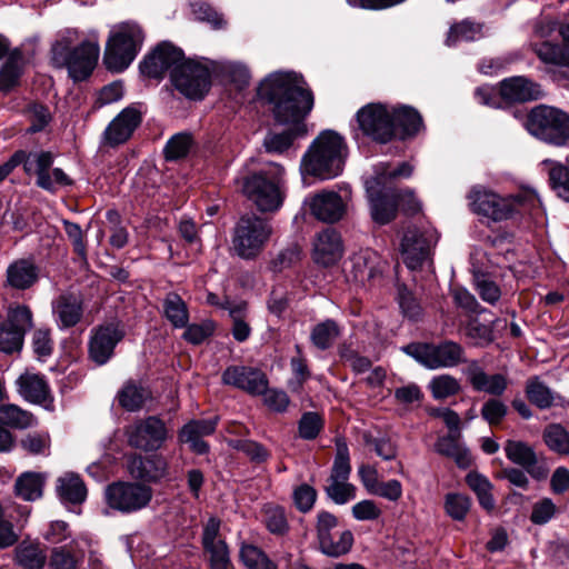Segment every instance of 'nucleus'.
I'll list each match as a JSON object with an SVG mask.
<instances>
[{
	"label": "nucleus",
	"instance_id": "f257e3e1",
	"mask_svg": "<svg viewBox=\"0 0 569 569\" xmlns=\"http://www.w3.org/2000/svg\"><path fill=\"white\" fill-rule=\"evenodd\" d=\"M258 97L272 106L274 120L289 128L280 133L270 132L263 147L270 153H283L295 139L307 134L306 117L313 107V94L303 78L295 72H274L261 81Z\"/></svg>",
	"mask_w": 569,
	"mask_h": 569
},
{
	"label": "nucleus",
	"instance_id": "f03ea898",
	"mask_svg": "<svg viewBox=\"0 0 569 569\" xmlns=\"http://www.w3.org/2000/svg\"><path fill=\"white\" fill-rule=\"evenodd\" d=\"M142 74L161 78L170 71L173 86L189 99H202L211 84V70L208 61L186 59L183 52L163 42L140 63Z\"/></svg>",
	"mask_w": 569,
	"mask_h": 569
},
{
	"label": "nucleus",
	"instance_id": "7ed1b4c3",
	"mask_svg": "<svg viewBox=\"0 0 569 569\" xmlns=\"http://www.w3.org/2000/svg\"><path fill=\"white\" fill-rule=\"evenodd\" d=\"M347 153L345 138L335 130H323L303 154L301 170L321 180L336 178L342 172Z\"/></svg>",
	"mask_w": 569,
	"mask_h": 569
},
{
	"label": "nucleus",
	"instance_id": "20e7f679",
	"mask_svg": "<svg viewBox=\"0 0 569 569\" xmlns=\"http://www.w3.org/2000/svg\"><path fill=\"white\" fill-rule=\"evenodd\" d=\"M283 168L272 164L267 170H260L237 180L241 192L261 212L279 210L286 198Z\"/></svg>",
	"mask_w": 569,
	"mask_h": 569
},
{
	"label": "nucleus",
	"instance_id": "39448f33",
	"mask_svg": "<svg viewBox=\"0 0 569 569\" xmlns=\"http://www.w3.org/2000/svg\"><path fill=\"white\" fill-rule=\"evenodd\" d=\"M144 41L142 28L132 21L112 27L106 43L103 63L113 72L126 70L140 52Z\"/></svg>",
	"mask_w": 569,
	"mask_h": 569
},
{
	"label": "nucleus",
	"instance_id": "423d86ee",
	"mask_svg": "<svg viewBox=\"0 0 569 569\" xmlns=\"http://www.w3.org/2000/svg\"><path fill=\"white\" fill-rule=\"evenodd\" d=\"M71 40L63 38L52 47V62L58 68L66 67L69 76L74 81L87 79L97 66L100 56L98 34L92 32L90 37L80 42L73 49L69 48Z\"/></svg>",
	"mask_w": 569,
	"mask_h": 569
},
{
	"label": "nucleus",
	"instance_id": "0eeeda50",
	"mask_svg": "<svg viewBox=\"0 0 569 569\" xmlns=\"http://www.w3.org/2000/svg\"><path fill=\"white\" fill-rule=\"evenodd\" d=\"M472 211L493 221L511 218L526 202L533 204L538 201L535 193H518L510 197L499 194L481 186L473 187L468 196Z\"/></svg>",
	"mask_w": 569,
	"mask_h": 569
},
{
	"label": "nucleus",
	"instance_id": "6e6552de",
	"mask_svg": "<svg viewBox=\"0 0 569 569\" xmlns=\"http://www.w3.org/2000/svg\"><path fill=\"white\" fill-rule=\"evenodd\" d=\"M529 132L537 138L556 146L569 142V114L560 109L539 106L527 120Z\"/></svg>",
	"mask_w": 569,
	"mask_h": 569
},
{
	"label": "nucleus",
	"instance_id": "1a4fd4ad",
	"mask_svg": "<svg viewBox=\"0 0 569 569\" xmlns=\"http://www.w3.org/2000/svg\"><path fill=\"white\" fill-rule=\"evenodd\" d=\"M403 351L430 370L453 368L467 361L462 346L451 340L438 345L411 343Z\"/></svg>",
	"mask_w": 569,
	"mask_h": 569
},
{
	"label": "nucleus",
	"instance_id": "9d476101",
	"mask_svg": "<svg viewBox=\"0 0 569 569\" xmlns=\"http://www.w3.org/2000/svg\"><path fill=\"white\" fill-rule=\"evenodd\" d=\"M272 233L270 223L257 216L241 217L233 231L232 244L239 257L254 258Z\"/></svg>",
	"mask_w": 569,
	"mask_h": 569
},
{
	"label": "nucleus",
	"instance_id": "9b49d317",
	"mask_svg": "<svg viewBox=\"0 0 569 569\" xmlns=\"http://www.w3.org/2000/svg\"><path fill=\"white\" fill-rule=\"evenodd\" d=\"M393 106L385 103H368L356 113L359 129L366 136L379 143H388L396 138Z\"/></svg>",
	"mask_w": 569,
	"mask_h": 569
},
{
	"label": "nucleus",
	"instance_id": "f8f14e48",
	"mask_svg": "<svg viewBox=\"0 0 569 569\" xmlns=\"http://www.w3.org/2000/svg\"><path fill=\"white\" fill-rule=\"evenodd\" d=\"M153 496L151 487L132 481H117L107 486L104 499L113 510L132 513L146 508Z\"/></svg>",
	"mask_w": 569,
	"mask_h": 569
},
{
	"label": "nucleus",
	"instance_id": "ddd939ff",
	"mask_svg": "<svg viewBox=\"0 0 569 569\" xmlns=\"http://www.w3.org/2000/svg\"><path fill=\"white\" fill-rule=\"evenodd\" d=\"M317 538L320 551L332 558L348 553L353 545V535L350 530L338 529V519L328 511H320L317 516Z\"/></svg>",
	"mask_w": 569,
	"mask_h": 569
},
{
	"label": "nucleus",
	"instance_id": "4468645a",
	"mask_svg": "<svg viewBox=\"0 0 569 569\" xmlns=\"http://www.w3.org/2000/svg\"><path fill=\"white\" fill-rule=\"evenodd\" d=\"M128 445L149 452L157 451L167 441L169 430L163 420L156 416L137 419L124 428Z\"/></svg>",
	"mask_w": 569,
	"mask_h": 569
},
{
	"label": "nucleus",
	"instance_id": "2eb2a0df",
	"mask_svg": "<svg viewBox=\"0 0 569 569\" xmlns=\"http://www.w3.org/2000/svg\"><path fill=\"white\" fill-rule=\"evenodd\" d=\"M438 239L439 236L432 228H407L400 242V252L406 266L411 270L419 268L429 258L431 248L436 246Z\"/></svg>",
	"mask_w": 569,
	"mask_h": 569
},
{
	"label": "nucleus",
	"instance_id": "dca6fc26",
	"mask_svg": "<svg viewBox=\"0 0 569 569\" xmlns=\"http://www.w3.org/2000/svg\"><path fill=\"white\" fill-rule=\"evenodd\" d=\"M32 327V312L27 306L10 308L7 321L0 325V351L12 353L23 345L26 332Z\"/></svg>",
	"mask_w": 569,
	"mask_h": 569
},
{
	"label": "nucleus",
	"instance_id": "f3484780",
	"mask_svg": "<svg viewBox=\"0 0 569 569\" xmlns=\"http://www.w3.org/2000/svg\"><path fill=\"white\" fill-rule=\"evenodd\" d=\"M381 174L383 176L385 173ZM365 186L372 220L378 224L389 223L397 213L396 191L381 184V176L378 178H367Z\"/></svg>",
	"mask_w": 569,
	"mask_h": 569
},
{
	"label": "nucleus",
	"instance_id": "a211bd4d",
	"mask_svg": "<svg viewBox=\"0 0 569 569\" xmlns=\"http://www.w3.org/2000/svg\"><path fill=\"white\" fill-rule=\"evenodd\" d=\"M220 526L218 518L212 517L207 521L202 530V547L209 555L210 569H233L229 548L220 536Z\"/></svg>",
	"mask_w": 569,
	"mask_h": 569
},
{
	"label": "nucleus",
	"instance_id": "6ab92c4d",
	"mask_svg": "<svg viewBox=\"0 0 569 569\" xmlns=\"http://www.w3.org/2000/svg\"><path fill=\"white\" fill-rule=\"evenodd\" d=\"M124 337V331L119 323L100 326L92 331L89 342L90 358L99 366L104 365L113 355L116 346Z\"/></svg>",
	"mask_w": 569,
	"mask_h": 569
},
{
	"label": "nucleus",
	"instance_id": "aec40b11",
	"mask_svg": "<svg viewBox=\"0 0 569 569\" xmlns=\"http://www.w3.org/2000/svg\"><path fill=\"white\" fill-rule=\"evenodd\" d=\"M506 457L522 467L532 478L541 480L548 476V468L539 462L532 446L521 440H507L503 446Z\"/></svg>",
	"mask_w": 569,
	"mask_h": 569
},
{
	"label": "nucleus",
	"instance_id": "412c9836",
	"mask_svg": "<svg viewBox=\"0 0 569 569\" xmlns=\"http://www.w3.org/2000/svg\"><path fill=\"white\" fill-rule=\"evenodd\" d=\"M345 253L341 234L332 228L318 232L313 240L312 258L317 264L330 267L338 263Z\"/></svg>",
	"mask_w": 569,
	"mask_h": 569
},
{
	"label": "nucleus",
	"instance_id": "4be33fe9",
	"mask_svg": "<svg viewBox=\"0 0 569 569\" xmlns=\"http://www.w3.org/2000/svg\"><path fill=\"white\" fill-rule=\"evenodd\" d=\"M222 381L254 396L261 395L268 387L267 376L261 370L246 366L227 368L222 373Z\"/></svg>",
	"mask_w": 569,
	"mask_h": 569
},
{
	"label": "nucleus",
	"instance_id": "5701e85b",
	"mask_svg": "<svg viewBox=\"0 0 569 569\" xmlns=\"http://www.w3.org/2000/svg\"><path fill=\"white\" fill-rule=\"evenodd\" d=\"M383 261L371 249H362L350 258L347 278L358 284H365L382 272Z\"/></svg>",
	"mask_w": 569,
	"mask_h": 569
},
{
	"label": "nucleus",
	"instance_id": "b1692460",
	"mask_svg": "<svg viewBox=\"0 0 569 569\" xmlns=\"http://www.w3.org/2000/svg\"><path fill=\"white\" fill-rule=\"evenodd\" d=\"M307 203L311 214L323 222H337L346 212V202L342 197L330 190H323L311 196Z\"/></svg>",
	"mask_w": 569,
	"mask_h": 569
},
{
	"label": "nucleus",
	"instance_id": "393cba45",
	"mask_svg": "<svg viewBox=\"0 0 569 569\" xmlns=\"http://www.w3.org/2000/svg\"><path fill=\"white\" fill-rule=\"evenodd\" d=\"M18 393L28 402L40 405L47 410L53 409V399L43 376L24 372L16 381Z\"/></svg>",
	"mask_w": 569,
	"mask_h": 569
},
{
	"label": "nucleus",
	"instance_id": "a878e982",
	"mask_svg": "<svg viewBox=\"0 0 569 569\" xmlns=\"http://www.w3.org/2000/svg\"><path fill=\"white\" fill-rule=\"evenodd\" d=\"M88 547H90V540L86 537L74 538L68 543L53 547L49 556V568L78 569Z\"/></svg>",
	"mask_w": 569,
	"mask_h": 569
},
{
	"label": "nucleus",
	"instance_id": "bb28decb",
	"mask_svg": "<svg viewBox=\"0 0 569 569\" xmlns=\"http://www.w3.org/2000/svg\"><path fill=\"white\" fill-rule=\"evenodd\" d=\"M127 470L134 479L143 482H157L168 473V462L161 456L143 458L133 453L127 458Z\"/></svg>",
	"mask_w": 569,
	"mask_h": 569
},
{
	"label": "nucleus",
	"instance_id": "cd10ccee",
	"mask_svg": "<svg viewBox=\"0 0 569 569\" xmlns=\"http://www.w3.org/2000/svg\"><path fill=\"white\" fill-rule=\"evenodd\" d=\"M141 122V113L136 107L123 109L104 131L108 143L116 146L126 142Z\"/></svg>",
	"mask_w": 569,
	"mask_h": 569
},
{
	"label": "nucleus",
	"instance_id": "c85d7f7f",
	"mask_svg": "<svg viewBox=\"0 0 569 569\" xmlns=\"http://www.w3.org/2000/svg\"><path fill=\"white\" fill-rule=\"evenodd\" d=\"M217 421V418L189 421L179 432L180 441L188 443L190 449L198 455L208 452L209 446L202 440V437L214 432Z\"/></svg>",
	"mask_w": 569,
	"mask_h": 569
},
{
	"label": "nucleus",
	"instance_id": "c756f323",
	"mask_svg": "<svg viewBox=\"0 0 569 569\" xmlns=\"http://www.w3.org/2000/svg\"><path fill=\"white\" fill-rule=\"evenodd\" d=\"M499 93L506 101L526 102L538 99L541 90L539 84L518 76L501 81Z\"/></svg>",
	"mask_w": 569,
	"mask_h": 569
},
{
	"label": "nucleus",
	"instance_id": "7c9ffc66",
	"mask_svg": "<svg viewBox=\"0 0 569 569\" xmlns=\"http://www.w3.org/2000/svg\"><path fill=\"white\" fill-rule=\"evenodd\" d=\"M26 173L37 176V186L47 191L53 192V182L49 172L53 163V157L48 151L30 152L23 151L22 162Z\"/></svg>",
	"mask_w": 569,
	"mask_h": 569
},
{
	"label": "nucleus",
	"instance_id": "2f4dec72",
	"mask_svg": "<svg viewBox=\"0 0 569 569\" xmlns=\"http://www.w3.org/2000/svg\"><path fill=\"white\" fill-rule=\"evenodd\" d=\"M469 382L477 391L487 392L493 396H500L508 386L507 378L503 375H487L476 361H472L466 370Z\"/></svg>",
	"mask_w": 569,
	"mask_h": 569
},
{
	"label": "nucleus",
	"instance_id": "473e14b6",
	"mask_svg": "<svg viewBox=\"0 0 569 569\" xmlns=\"http://www.w3.org/2000/svg\"><path fill=\"white\" fill-rule=\"evenodd\" d=\"M53 315L61 329L76 326L82 317V306L78 297L61 295L52 303Z\"/></svg>",
	"mask_w": 569,
	"mask_h": 569
},
{
	"label": "nucleus",
	"instance_id": "72a5a7b5",
	"mask_svg": "<svg viewBox=\"0 0 569 569\" xmlns=\"http://www.w3.org/2000/svg\"><path fill=\"white\" fill-rule=\"evenodd\" d=\"M396 136L401 139L413 137L423 129V121L420 113L409 106H393Z\"/></svg>",
	"mask_w": 569,
	"mask_h": 569
},
{
	"label": "nucleus",
	"instance_id": "f704fd0d",
	"mask_svg": "<svg viewBox=\"0 0 569 569\" xmlns=\"http://www.w3.org/2000/svg\"><path fill=\"white\" fill-rule=\"evenodd\" d=\"M38 280V268L29 260L21 259L12 262L7 269V282L10 287L24 290Z\"/></svg>",
	"mask_w": 569,
	"mask_h": 569
},
{
	"label": "nucleus",
	"instance_id": "c9c22d12",
	"mask_svg": "<svg viewBox=\"0 0 569 569\" xmlns=\"http://www.w3.org/2000/svg\"><path fill=\"white\" fill-rule=\"evenodd\" d=\"M57 492L64 503L79 505L87 497V488L82 479L73 472H67L58 479Z\"/></svg>",
	"mask_w": 569,
	"mask_h": 569
},
{
	"label": "nucleus",
	"instance_id": "e433bc0d",
	"mask_svg": "<svg viewBox=\"0 0 569 569\" xmlns=\"http://www.w3.org/2000/svg\"><path fill=\"white\" fill-rule=\"evenodd\" d=\"M458 436L449 433L439 438L435 448L438 453L452 458L459 467L467 468L471 463V457L468 449L458 442Z\"/></svg>",
	"mask_w": 569,
	"mask_h": 569
},
{
	"label": "nucleus",
	"instance_id": "4c0bfd02",
	"mask_svg": "<svg viewBox=\"0 0 569 569\" xmlns=\"http://www.w3.org/2000/svg\"><path fill=\"white\" fill-rule=\"evenodd\" d=\"M163 312L174 328H184L189 322V311L183 299L176 292H169L163 299Z\"/></svg>",
	"mask_w": 569,
	"mask_h": 569
},
{
	"label": "nucleus",
	"instance_id": "58836bf2",
	"mask_svg": "<svg viewBox=\"0 0 569 569\" xmlns=\"http://www.w3.org/2000/svg\"><path fill=\"white\" fill-rule=\"evenodd\" d=\"M0 425L14 429H27L36 425V418L17 405H0Z\"/></svg>",
	"mask_w": 569,
	"mask_h": 569
},
{
	"label": "nucleus",
	"instance_id": "ea45409f",
	"mask_svg": "<svg viewBox=\"0 0 569 569\" xmlns=\"http://www.w3.org/2000/svg\"><path fill=\"white\" fill-rule=\"evenodd\" d=\"M340 328L332 319L317 323L310 333L313 346L320 350L329 349L340 336Z\"/></svg>",
	"mask_w": 569,
	"mask_h": 569
},
{
	"label": "nucleus",
	"instance_id": "a19ab883",
	"mask_svg": "<svg viewBox=\"0 0 569 569\" xmlns=\"http://www.w3.org/2000/svg\"><path fill=\"white\" fill-rule=\"evenodd\" d=\"M16 562L27 569H42L47 561L44 551L34 543H20L16 550Z\"/></svg>",
	"mask_w": 569,
	"mask_h": 569
},
{
	"label": "nucleus",
	"instance_id": "79ce46f5",
	"mask_svg": "<svg viewBox=\"0 0 569 569\" xmlns=\"http://www.w3.org/2000/svg\"><path fill=\"white\" fill-rule=\"evenodd\" d=\"M549 167V181L559 198L569 202V168L560 162L545 160Z\"/></svg>",
	"mask_w": 569,
	"mask_h": 569
},
{
	"label": "nucleus",
	"instance_id": "37998d69",
	"mask_svg": "<svg viewBox=\"0 0 569 569\" xmlns=\"http://www.w3.org/2000/svg\"><path fill=\"white\" fill-rule=\"evenodd\" d=\"M149 397L150 393L147 389L133 382L126 383L118 392L120 406L131 412L140 410Z\"/></svg>",
	"mask_w": 569,
	"mask_h": 569
},
{
	"label": "nucleus",
	"instance_id": "c03bdc74",
	"mask_svg": "<svg viewBox=\"0 0 569 569\" xmlns=\"http://www.w3.org/2000/svg\"><path fill=\"white\" fill-rule=\"evenodd\" d=\"M542 437L549 450L560 456H569V432L561 425L547 426Z\"/></svg>",
	"mask_w": 569,
	"mask_h": 569
},
{
	"label": "nucleus",
	"instance_id": "a18cd8bd",
	"mask_svg": "<svg viewBox=\"0 0 569 569\" xmlns=\"http://www.w3.org/2000/svg\"><path fill=\"white\" fill-rule=\"evenodd\" d=\"M14 488L23 500L33 501L42 496L43 479L39 473L26 472L17 479Z\"/></svg>",
	"mask_w": 569,
	"mask_h": 569
},
{
	"label": "nucleus",
	"instance_id": "49530a36",
	"mask_svg": "<svg viewBox=\"0 0 569 569\" xmlns=\"http://www.w3.org/2000/svg\"><path fill=\"white\" fill-rule=\"evenodd\" d=\"M482 37V27L469 19L453 24L448 33L446 43L455 46L461 41H475Z\"/></svg>",
	"mask_w": 569,
	"mask_h": 569
},
{
	"label": "nucleus",
	"instance_id": "de8ad7c7",
	"mask_svg": "<svg viewBox=\"0 0 569 569\" xmlns=\"http://www.w3.org/2000/svg\"><path fill=\"white\" fill-rule=\"evenodd\" d=\"M531 48L538 58L546 64L566 66L569 63V59L565 54L562 48L549 40L542 42L531 41Z\"/></svg>",
	"mask_w": 569,
	"mask_h": 569
},
{
	"label": "nucleus",
	"instance_id": "09e8293b",
	"mask_svg": "<svg viewBox=\"0 0 569 569\" xmlns=\"http://www.w3.org/2000/svg\"><path fill=\"white\" fill-rule=\"evenodd\" d=\"M22 73V57L18 51L10 54L0 68V90L9 91L17 86Z\"/></svg>",
	"mask_w": 569,
	"mask_h": 569
},
{
	"label": "nucleus",
	"instance_id": "8fccbe9b",
	"mask_svg": "<svg viewBox=\"0 0 569 569\" xmlns=\"http://www.w3.org/2000/svg\"><path fill=\"white\" fill-rule=\"evenodd\" d=\"M223 309L229 311V316L232 320L231 333L234 340L238 342L246 341L251 335V328L246 322V303L231 305L228 302V306H223Z\"/></svg>",
	"mask_w": 569,
	"mask_h": 569
},
{
	"label": "nucleus",
	"instance_id": "3c124183",
	"mask_svg": "<svg viewBox=\"0 0 569 569\" xmlns=\"http://www.w3.org/2000/svg\"><path fill=\"white\" fill-rule=\"evenodd\" d=\"M240 559L248 569H277V566L257 546L243 543L240 548Z\"/></svg>",
	"mask_w": 569,
	"mask_h": 569
},
{
	"label": "nucleus",
	"instance_id": "603ef678",
	"mask_svg": "<svg viewBox=\"0 0 569 569\" xmlns=\"http://www.w3.org/2000/svg\"><path fill=\"white\" fill-rule=\"evenodd\" d=\"M428 389L436 400H442L457 395L460 391V383L453 376L442 373L429 381Z\"/></svg>",
	"mask_w": 569,
	"mask_h": 569
},
{
	"label": "nucleus",
	"instance_id": "864d4df0",
	"mask_svg": "<svg viewBox=\"0 0 569 569\" xmlns=\"http://www.w3.org/2000/svg\"><path fill=\"white\" fill-rule=\"evenodd\" d=\"M471 507L470 498L460 492H449L445 496L443 508L451 519L465 520Z\"/></svg>",
	"mask_w": 569,
	"mask_h": 569
},
{
	"label": "nucleus",
	"instance_id": "5fc2aeb1",
	"mask_svg": "<svg viewBox=\"0 0 569 569\" xmlns=\"http://www.w3.org/2000/svg\"><path fill=\"white\" fill-rule=\"evenodd\" d=\"M473 286L480 298L489 303L496 305L500 297L501 290L499 286L487 274L477 271L473 273Z\"/></svg>",
	"mask_w": 569,
	"mask_h": 569
},
{
	"label": "nucleus",
	"instance_id": "6e6d98bb",
	"mask_svg": "<svg viewBox=\"0 0 569 569\" xmlns=\"http://www.w3.org/2000/svg\"><path fill=\"white\" fill-rule=\"evenodd\" d=\"M336 449L337 453L329 479L348 480L351 472V466L349 450L346 441L342 439H337Z\"/></svg>",
	"mask_w": 569,
	"mask_h": 569
},
{
	"label": "nucleus",
	"instance_id": "4d7b16f0",
	"mask_svg": "<svg viewBox=\"0 0 569 569\" xmlns=\"http://www.w3.org/2000/svg\"><path fill=\"white\" fill-rule=\"evenodd\" d=\"M526 392L530 402L540 409H547L553 403L551 390L538 378L530 379L527 382Z\"/></svg>",
	"mask_w": 569,
	"mask_h": 569
},
{
	"label": "nucleus",
	"instance_id": "13d9d810",
	"mask_svg": "<svg viewBox=\"0 0 569 569\" xmlns=\"http://www.w3.org/2000/svg\"><path fill=\"white\" fill-rule=\"evenodd\" d=\"M264 523L273 535H284L288 529V520L284 509L279 506L269 505L263 508Z\"/></svg>",
	"mask_w": 569,
	"mask_h": 569
},
{
	"label": "nucleus",
	"instance_id": "bf43d9fd",
	"mask_svg": "<svg viewBox=\"0 0 569 569\" xmlns=\"http://www.w3.org/2000/svg\"><path fill=\"white\" fill-rule=\"evenodd\" d=\"M327 496L337 505H345L356 498V487L348 480L329 479Z\"/></svg>",
	"mask_w": 569,
	"mask_h": 569
},
{
	"label": "nucleus",
	"instance_id": "052dcab7",
	"mask_svg": "<svg viewBox=\"0 0 569 569\" xmlns=\"http://www.w3.org/2000/svg\"><path fill=\"white\" fill-rule=\"evenodd\" d=\"M323 428L322 417L313 411L305 412L298 423L300 438L305 440H313L318 437Z\"/></svg>",
	"mask_w": 569,
	"mask_h": 569
},
{
	"label": "nucleus",
	"instance_id": "680f3d73",
	"mask_svg": "<svg viewBox=\"0 0 569 569\" xmlns=\"http://www.w3.org/2000/svg\"><path fill=\"white\" fill-rule=\"evenodd\" d=\"M463 331L473 346H486L492 341L490 327L481 323L478 319H471Z\"/></svg>",
	"mask_w": 569,
	"mask_h": 569
},
{
	"label": "nucleus",
	"instance_id": "e2e57ef3",
	"mask_svg": "<svg viewBox=\"0 0 569 569\" xmlns=\"http://www.w3.org/2000/svg\"><path fill=\"white\" fill-rule=\"evenodd\" d=\"M412 172L413 168L408 162H402L393 169L389 163L380 162L375 167L373 176L370 178H378L380 177V173H385L383 176L381 174V184L387 186L389 180L398 177L408 178Z\"/></svg>",
	"mask_w": 569,
	"mask_h": 569
},
{
	"label": "nucleus",
	"instance_id": "0e129e2a",
	"mask_svg": "<svg viewBox=\"0 0 569 569\" xmlns=\"http://www.w3.org/2000/svg\"><path fill=\"white\" fill-rule=\"evenodd\" d=\"M292 500L300 512H309L317 500V491L312 486L302 483L293 489Z\"/></svg>",
	"mask_w": 569,
	"mask_h": 569
},
{
	"label": "nucleus",
	"instance_id": "69168bd1",
	"mask_svg": "<svg viewBox=\"0 0 569 569\" xmlns=\"http://www.w3.org/2000/svg\"><path fill=\"white\" fill-rule=\"evenodd\" d=\"M191 147V137L187 133L174 134L166 144L164 153L168 160L180 159L189 152Z\"/></svg>",
	"mask_w": 569,
	"mask_h": 569
},
{
	"label": "nucleus",
	"instance_id": "338daca9",
	"mask_svg": "<svg viewBox=\"0 0 569 569\" xmlns=\"http://www.w3.org/2000/svg\"><path fill=\"white\" fill-rule=\"evenodd\" d=\"M557 512V506L550 498H542L532 505L530 521L535 525H546Z\"/></svg>",
	"mask_w": 569,
	"mask_h": 569
},
{
	"label": "nucleus",
	"instance_id": "774afa93",
	"mask_svg": "<svg viewBox=\"0 0 569 569\" xmlns=\"http://www.w3.org/2000/svg\"><path fill=\"white\" fill-rule=\"evenodd\" d=\"M398 301L402 313L410 320H417L421 316L422 309L419 302L406 287H399Z\"/></svg>",
	"mask_w": 569,
	"mask_h": 569
}]
</instances>
